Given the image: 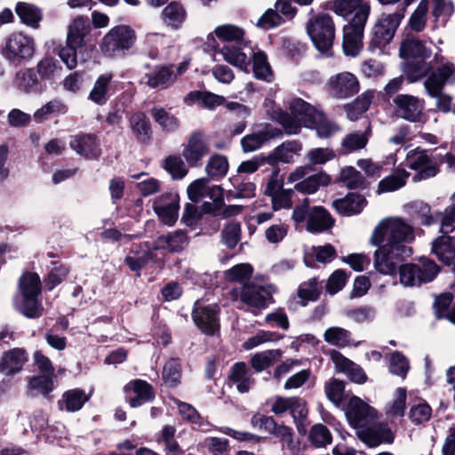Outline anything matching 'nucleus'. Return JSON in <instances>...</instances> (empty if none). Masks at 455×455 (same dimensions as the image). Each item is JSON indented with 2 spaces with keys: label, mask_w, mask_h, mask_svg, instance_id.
<instances>
[{
  "label": "nucleus",
  "mask_w": 455,
  "mask_h": 455,
  "mask_svg": "<svg viewBox=\"0 0 455 455\" xmlns=\"http://www.w3.org/2000/svg\"><path fill=\"white\" fill-rule=\"evenodd\" d=\"M264 108L268 117L279 123L288 134L299 133L301 126L309 127L321 117L320 112L301 99H293L290 102L291 115L283 112L271 100H265Z\"/></svg>",
  "instance_id": "f257e3e1"
},
{
  "label": "nucleus",
  "mask_w": 455,
  "mask_h": 455,
  "mask_svg": "<svg viewBox=\"0 0 455 455\" xmlns=\"http://www.w3.org/2000/svg\"><path fill=\"white\" fill-rule=\"evenodd\" d=\"M414 240V228L403 218L391 216L382 219L376 225L370 237V243L373 246L385 243L395 251H406L407 255H411L409 244Z\"/></svg>",
  "instance_id": "f03ea898"
},
{
  "label": "nucleus",
  "mask_w": 455,
  "mask_h": 455,
  "mask_svg": "<svg viewBox=\"0 0 455 455\" xmlns=\"http://www.w3.org/2000/svg\"><path fill=\"white\" fill-rule=\"evenodd\" d=\"M40 291L41 281L38 275L32 272L24 273L19 280L16 308L28 318L40 316L43 311V307L38 301Z\"/></svg>",
  "instance_id": "7ed1b4c3"
},
{
  "label": "nucleus",
  "mask_w": 455,
  "mask_h": 455,
  "mask_svg": "<svg viewBox=\"0 0 455 455\" xmlns=\"http://www.w3.org/2000/svg\"><path fill=\"white\" fill-rule=\"evenodd\" d=\"M442 62L441 67L430 73L424 82L427 94L437 100L436 108L447 113L451 110V98L442 92L446 84L455 79V65L451 62Z\"/></svg>",
  "instance_id": "20e7f679"
},
{
  "label": "nucleus",
  "mask_w": 455,
  "mask_h": 455,
  "mask_svg": "<svg viewBox=\"0 0 455 455\" xmlns=\"http://www.w3.org/2000/svg\"><path fill=\"white\" fill-rule=\"evenodd\" d=\"M3 57L13 65H20L30 60L36 53L35 39L22 32L8 35L3 44Z\"/></svg>",
  "instance_id": "39448f33"
},
{
  "label": "nucleus",
  "mask_w": 455,
  "mask_h": 455,
  "mask_svg": "<svg viewBox=\"0 0 455 455\" xmlns=\"http://www.w3.org/2000/svg\"><path fill=\"white\" fill-rule=\"evenodd\" d=\"M403 17V11H396L389 14L384 13L380 16L372 29V36L369 44L370 52L379 54L386 53V46L394 37Z\"/></svg>",
  "instance_id": "423d86ee"
},
{
  "label": "nucleus",
  "mask_w": 455,
  "mask_h": 455,
  "mask_svg": "<svg viewBox=\"0 0 455 455\" xmlns=\"http://www.w3.org/2000/svg\"><path fill=\"white\" fill-rule=\"evenodd\" d=\"M307 32L320 52L331 55L335 38V26L329 14H319L311 18L307 24Z\"/></svg>",
  "instance_id": "0eeeda50"
},
{
  "label": "nucleus",
  "mask_w": 455,
  "mask_h": 455,
  "mask_svg": "<svg viewBox=\"0 0 455 455\" xmlns=\"http://www.w3.org/2000/svg\"><path fill=\"white\" fill-rule=\"evenodd\" d=\"M292 220L296 224L307 220V230L310 233H320L331 228L334 220L330 213L322 206L309 207L308 200L296 207L292 212Z\"/></svg>",
  "instance_id": "6e6552de"
},
{
  "label": "nucleus",
  "mask_w": 455,
  "mask_h": 455,
  "mask_svg": "<svg viewBox=\"0 0 455 455\" xmlns=\"http://www.w3.org/2000/svg\"><path fill=\"white\" fill-rule=\"evenodd\" d=\"M136 32L128 25L113 27L103 36L100 48L108 57H115L120 52L129 51L136 42Z\"/></svg>",
  "instance_id": "1a4fd4ad"
},
{
  "label": "nucleus",
  "mask_w": 455,
  "mask_h": 455,
  "mask_svg": "<svg viewBox=\"0 0 455 455\" xmlns=\"http://www.w3.org/2000/svg\"><path fill=\"white\" fill-rule=\"evenodd\" d=\"M313 171L311 165L307 164L295 168L288 176L287 182L294 184V189L303 194H314L321 187L327 186L330 176L323 172L310 174Z\"/></svg>",
  "instance_id": "9d476101"
},
{
  "label": "nucleus",
  "mask_w": 455,
  "mask_h": 455,
  "mask_svg": "<svg viewBox=\"0 0 455 455\" xmlns=\"http://www.w3.org/2000/svg\"><path fill=\"white\" fill-rule=\"evenodd\" d=\"M367 20V7L364 6L360 14L353 17L352 20L344 26L342 47L345 55L355 57L361 52Z\"/></svg>",
  "instance_id": "9b49d317"
},
{
  "label": "nucleus",
  "mask_w": 455,
  "mask_h": 455,
  "mask_svg": "<svg viewBox=\"0 0 455 455\" xmlns=\"http://www.w3.org/2000/svg\"><path fill=\"white\" fill-rule=\"evenodd\" d=\"M345 415L349 424L359 431L372 423L377 418V411L358 396H351L344 405Z\"/></svg>",
  "instance_id": "f8f14e48"
},
{
  "label": "nucleus",
  "mask_w": 455,
  "mask_h": 455,
  "mask_svg": "<svg viewBox=\"0 0 455 455\" xmlns=\"http://www.w3.org/2000/svg\"><path fill=\"white\" fill-rule=\"evenodd\" d=\"M219 307L215 303L205 304L203 300L195 303L192 317L196 325L205 334L213 335L219 331Z\"/></svg>",
  "instance_id": "ddd939ff"
},
{
  "label": "nucleus",
  "mask_w": 455,
  "mask_h": 455,
  "mask_svg": "<svg viewBox=\"0 0 455 455\" xmlns=\"http://www.w3.org/2000/svg\"><path fill=\"white\" fill-rule=\"evenodd\" d=\"M409 256L406 251H395L390 245L381 243L374 251L373 265L379 273L392 275L395 274L400 261Z\"/></svg>",
  "instance_id": "4468645a"
},
{
  "label": "nucleus",
  "mask_w": 455,
  "mask_h": 455,
  "mask_svg": "<svg viewBox=\"0 0 455 455\" xmlns=\"http://www.w3.org/2000/svg\"><path fill=\"white\" fill-rule=\"evenodd\" d=\"M210 153V144L206 136L201 132L190 134L182 146V156L191 167L201 164L203 159Z\"/></svg>",
  "instance_id": "2eb2a0df"
},
{
  "label": "nucleus",
  "mask_w": 455,
  "mask_h": 455,
  "mask_svg": "<svg viewBox=\"0 0 455 455\" xmlns=\"http://www.w3.org/2000/svg\"><path fill=\"white\" fill-rule=\"evenodd\" d=\"M406 165L418 172L413 177L414 181L427 180L435 177L438 173L437 165L427 156V151L415 148L406 155Z\"/></svg>",
  "instance_id": "dca6fc26"
},
{
  "label": "nucleus",
  "mask_w": 455,
  "mask_h": 455,
  "mask_svg": "<svg viewBox=\"0 0 455 455\" xmlns=\"http://www.w3.org/2000/svg\"><path fill=\"white\" fill-rule=\"evenodd\" d=\"M223 60L229 64L247 72L251 63L253 47L246 41L238 44H228L220 50Z\"/></svg>",
  "instance_id": "f3484780"
},
{
  "label": "nucleus",
  "mask_w": 455,
  "mask_h": 455,
  "mask_svg": "<svg viewBox=\"0 0 455 455\" xmlns=\"http://www.w3.org/2000/svg\"><path fill=\"white\" fill-rule=\"evenodd\" d=\"M282 135V131L268 124L259 125L254 131L241 140V147L244 153L259 150L265 143Z\"/></svg>",
  "instance_id": "a211bd4d"
},
{
  "label": "nucleus",
  "mask_w": 455,
  "mask_h": 455,
  "mask_svg": "<svg viewBox=\"0 0 455 455\" xmlns=\"http://www.w3.org/2000/svg\"><path fill=\"white\" fill-rule=\"evenodd\" d=\"M179 203L180 197L177 193H165L155 199L153 209L163 223L172 226L178 220Z\"/></svg>",
  "instance_id": "6ab92c4d"
},
{
  "label": "nucleus",
  "mask_w": 455,
  "mask_h": 455,
  "mask_svg": "<svg viewBox=\"0 0 455 455\" xmlns=\"http://www.w3.org/2000/svg\"><path fill=\"white\" fill-rule=\"evenodd\" d=\"M328 86L331 95L337 99H347L359 92L358 79L350 72H341L331 76Z\"/></svg>",
  "instance_id": "aec40b11"
},
{
  "label": "nucleus",
  "mask_w": 455,
  "mask_h": 455,
  "mask_svg": "<svg viewBox=\"0 0 455 455\" xmlns=\"http://www.w3.org/2000/svg\"><path fill=\"white\" fill-rule=\"evenodd\" d=\"M393 102L400 117L414 123L421 120L424 105L417 97L399 94L393 100Z\"/></svg>",
  "instance_id": "412c9836"
},
{
  "label": "nucleus",
  "mask_w": 455,
  "mask_h": 455,
  "mask_svg": "<svg viewBox=\"0 0 455 455\" xmlns=\"http://www.w3.org/2000/svg\"><path fill=\"white\" fill-rule=\"evenodd\" d=\"M274 288L271 285L250 283L243 287L240 298L241 301L251 307H264L271 299Z\"/></svg>",
  "instance_id": "4be33fe9"
},
{
  "label": "nucleus",
  "mask_w": 455,
  "mask_h": 455,
  "mask_svg": "<svg viewBox=\"0 0 455 455\" xmlns=\"http://www.w3.org/2000/svg\"><path fill=\"white\" fill-rule=\"evenodd\" d=\"M302 151V145L297 140L283 142L264 156V161L271 166H276L279 163L293 164L295 157L299 156Z\"/></svg>",
  "instance_id": "5701e85b"
},
{
  "label": "nucleus",
  "mask_w": 455,
  "mask_h": 455,
  "mask_svg": "<svg viewBox=\"0 0 455 455\" xmlns=\"http://www.w3.org/2000/svg\"><path fill=\"white\" fill-rule=\"evenodd\" d=\"M69 146L78 155L86 159H97L101 154L100 141L92 134L79 133L72 136Z\"/></svg>",
  "instance_id": "b1692460"
},
{
  "label": "nucleus",
  "mask_w": 455,
  "mask_h": 455,
  "mask_svg": "<svg viewBox=\"0 0 455 455\" xmlns=\"http://www.w3.org/2000/svg\"><path fill=\"white\" fill-rule=\"evenodd\" d=\"M28 354L23 348H12L4 353L0 360V372L6 376L19 373L26 362Z\"/></svg>",
  "instance_id": "393cba45"
},
{
  "label": "nucleus",
  "mask_w": 455,
  "mask_h": 455,
  "mask_svg": "<svg viewBox=\"0 0 455 455\" xmlns=\"http://www.w3.org/2000/svg\"><path fill=\"white\" fill-rule=\"evenodd\" d=\"M367 7V17L371 12L370 4L364 0H330L325 4L326 10L333 12L343 18H347L353 12L354 17L361 13L363 7Z\"/></svg>",
  "instance_id": "a878e982"
},
{
  "label": "nucleus",
  "mask_w": 455,
  "mask_h": 455,
  "mask_svg": "<svg viewBox=\"0 0 455 455\" xmlns=\"http://www.w3.org/2000/svg\"><path fill=\"white\" fill-rule=\"evenodd\" d=\"M131 407H139L154 397L152 387L144 380L136 379L125 387Z\"/></svg>",
  "instance_id": "bb28decb"
},
{
  "label": "nucleus",
  "mask_w": 455,
  "mask_h": 455,
  "mask_svg": "<svg viewBox=\"0 0 455 455\" xmlns=\"http://www.w3.org/2000/svg\"><path fill=\"white\" fill-rule=\"evenodd\" d=\"M91 31V24L87 16L76 17L68 26L67 43L73 46H84V37Z\"/></svg>",
  "instance_id": "cd10ccee"
},
{
  "label": "nucleus",
  "mask_w": 455,
  "mask_h": 455,
  "mask_svg": "<svg viewBox=\"0 0 455 455\" xmlns=\"http://www.w3.org/2000/svg\"><path fill=\"white\" fill-rule=\"evenodd\" d=\"M399 53L402 58L407 60H426L431 56L432 51L422 41L411 37L405 39L401 44Z\"/></svg>",
  "instance_id": "c85d7f7f"
},
{
  "label": "nucleus",
  "mask_w": 455,
  "mask_h": 455,
  "mask_svg": "<svg viewBox=\"0 0 455 455\" xmlns=\"http://www.w3.org/2000/svg\"><path fill=\"white\" fill-rule=\"evenodd\" d=\"M332 205L339 213L350 216L361 212L366 205V200L361 195L350 193L344 198L333 201Z\"/></svg>",
  "instance_id": "c756f323"
},
{
  "label": "nucleus",
  "mask_w": 455,
  "mask_h": 455,
  "mask_svg": "<svg viewBox=\"0 0 455 455\" xmlns=\"http://www.w3.org/2000/svg\"><path fill=\"white\" fill-rule=\"evenodd\" d=\"M188 243L186 233L181 230H176L158 237L155 242V248L168 250L171 252H178L184 250Z\"/></svg>",
  "instance_id": "7c9ffc66"
},
{
  "label": "nucleus",
  "mask_w": 455,
  "mask_h": 455,
  "mask_svg": "<svg viewBox=\"0 0 455 455\" xmlns=\"http://www.w3.org/2000/svg\"><path fill=\"white\" fill-rule=\"evenodd\" d=\"M15 12L21 23L34 29L38 28L43 15L41 10L36 5L26 2H19L16 4Z\"/></svg>",
  "instance_id": "2f4dec72"
},
{
  "label": "nucleus",
  "mask_w": 455,
  "mask_h": 455,
  "mask_svg": "<svg viewBox=\"0 0 455 455\" xmlns=\"http://www.w3.org/2000/svg\"><path fill=\"white\" fill-rule=\"evenodd\" d=\"M13 84L17 90L28 94L37 91L39 79L33 68H23L15 74Z\"/></svg>",
  "instance_id": "473e14b6"
},
{
  "label": "nucleus",
  "mask_w": 455,
  "mask_h": 455,
  "mask_svg": "<svg viewBox=\"0 0 455 455\" xmlns=\"http://www.w3.org/2000/svg\"><path fill=\"white\" fill-rule=\"evenodd\" d=\"M359 437L369 446H376L380 443H392L394 435L387 426H376L366 431H359Z\"/></svg>",
  "instance_id": "72a5a7b5"
},
{
  "label": "nucleus",
  "mask_w": 455,
  "mask_h": 455,
  "mask_svg": "<svg viewBox=\"0 0 455 455\" xmlns=\"http://www.w3.org/2000/svg\"><path fill=\"white\" fill-rule=\"evenodd\" d=\"M229 379L240 393H247L254 384L251 373L249 372L246 364L242 362L233 365Z\"/></svg>",
  "instance_id": "f704fd0d"
},
{
  "label": "nucleus",
  "mask_w": 455,
  "mask_h": 455,
  "mask_svg": "<svg viewBox=\"0 0 455 455\" xmlns=\"http://www.w3.org/2000/svg\"><path fill=\"white\" fill-rule=\"evenodd\" d=\"M233 189L228 190V196L231 198H251L255 196L256 186L236 174L229 179Z\"/></svg>",
  "instance_id": "c9c22d12"
},
{
  "label": "nucleus",
  "mask_w": 455,
  "mask_h": 455,
  "mask_svg": "<svg viewBox=\"0 0 455 455\" xmlns=\"http://www.w3.org/2000/svg\"><path fill=\"white\" fill-rule=\"evenodd\" d=\"M54 377L38 375L28 378L27 392L29 395H41L47 396L54 389Z\"/></svg>",
  "instance_id": "e433bc0d"
},
{
  "label": "nucleus",
  "mask_w": 455,
  "mask_h": 455,
  "mask_svg": "<svg viewBox=\"0 0 455 455\" xmlns=\"http://www.w3.org/2000/svg\"><path fill=\"white\" fill-rule=\"evenodd\" d=\"M112 79L113 75L111 73L100 75L96 79L93 87L89 93V100L98 105H104L108 100V92Z\"/></svg>",
  "instance_id": "4c0bfd02"
},
{
  "label": "nucleus",
  "mask_w": 455,
  "mask_h": 455,
  "mask_svg": "<svg viewBox=\"0 0 455 455\" xmlns=\"http://www.w3.org/2000/svg\"><path fill=\"white\" fill-rule=\"evenodd\" d=\"M164 22L173 29L179 28L186 20L185 8L177 2L169 4L162 12Z\"/></svg>",
  "instance_id": "58836bf2"
},
{
  "label": "nucleus",
  "mask_w": 455,
  "mask_h": 455,
  "mask_svg": "<svg viewBox=\"0 0 455 455\" xmlns=\"http://www.w3.org/2000/svg\"><path fill=\"white\" fill-rule=\"evenodd\" d=\"M88 400L89 395L84 391L76 388L63 394L60 405L67 411L75 412L79 411Z\"/></svg>",
  "instance_id": "ea45409f"
},
{
  "label": "nucleus",
  "mask_w": 455,
  "mask_h": 455,
  "mask_svg": "<svg viewBox=\"0 0 455 455\" xmlns=\"http://www.w3.org/2000/svg\"><path fill=\"white\" fill-rule=\"evenodd\" d=\"M409 172L405 170H397L395 173L384 178L379 182L377 193L394 192L406 184Z\"/></svg>",
  "instance_id": "a19ab883"
},
{
  "label": "nucleus",
  "mask_w": 455,
  "mask_h": 455,
  "mask_svg": "<svg viewBox=\"0 0 455 455\" xmlns=\"http://www.w3.org/2000/svg\"><path fill=\"white\" fill-rule=\"evenodd\" d=\"M184 100L190 103H196L207 108H214L217 106H220L225 102V99L222 96L212 93V92H202L198 91L191 92L188 93Z\"/></svg>",
  "instance_id": "79ce46f5"
},
{
  "label": "nucleus",
  "mask_w": 455,
  "mask_h": 455,
  "mask_svg": "<svg viewBox=\"0 0 455 455\" xmlns=\"http://www.w3.org/2000/svg\"><path fill=\"white\" fill-rule=\"evenodd\" d=\"M431 70V63L421 60H409L403 68L404 75L411 83L419 81Z\"/></svg>",
  "instance_id": "37998d69"
},
{
  "label": "nucleus",
  "mask_w": 455,
  "mask_h": 455,
  "mask_svg": "<svg viewBox=\"0 0 455 455\" xmlns=\"http://www.w3.org/2000/svg\"><path fill=\"white\" fill-rule=\"evenodd\" d=\"M68 112L67 105L60 100L54 99L48 101L34 113V118L42 122L53 116H62Z\"/></svg>",
  "instance_id": "c03bdc74"
},
{
  "label": "nucleus",
  "mask_w": 455,
  "mask_h": 455,
  "mask_svg": "<svg viewBox=\"0 0 455 455\" xmlns=\"http://www.w3.org/2000/svg\"><path fill=\"white\" fill-rule=\"evenodd\" d=\"M150 114L155 122L165 132H174L180 126L179 119L162 107H154Z\"/></svg>",
  "instance_id": "a18cd8bd"
},
{
  "label": "nucleus",
  "mask_w": 455,
  "mask_h": 455,
  "mask_svg": "<svg viewBox=\"0 0 455 455\" xmlns=\"http://www.w3.org/2000/svg\"><path fill=\"white\" fill-rule=\"evenodd\" d=\"M251 60H252V69L256 78L268 80L271 77V68L264 52L253 48Z\"/></svg>",
  "instance_id": "49530a36"
},
{
  "label": "nucleus",
  "mask_w": 455,
  "mask_h": 455,
  "mask_svg": "<svg viewBox=\"0 0 455 455\" xmlns=\"http://www.w3.org/2000/svg\"><path fill=\"white\" fill-rule=\"evenodd\" d=\"M176 79V75L167 67H160L152 73L147 84L152 88L164 89L171 85Z\"/></svg>",
  "instance_id": "de8ad7c7"
},
{
  "label": "nucleus",
  "mask_w": 455,
  "mask_h": 455,
  "mask_svg": "<svg viewBox=\"0 0 455 455\" xmlns=\"http://www.w3.org/2000/svg\"><path fill=\"white\" fill-rule=\"evenodd\" d=\"M215 36L223 42L228 44H238L244 41V31L243 28L233 24H223L214 29Z\"/></svg>",
  "instance_id": "09e8293b"
},
{
  "label": "nucleus",
  "mask_w": 455,
  "mask_h": 455,
  "mask_svg": "<svg viewBox=\"0 0 455 455\" xmlns=\"http://www.w3.org/2000/svg\"><path fill=\"white\" fill-rule=\"evenodd\" d=\"M350 337L349 331L339 326L329 327L323 333L324 341L337 347L348 346L350 344Z\"/></svg>",
  "instance_id": "8fccbe9b"
},
{
  "label": "nucleus",
  "mask_w": 455,
  "mask_h": 455,
  "mask_svg": "<svg viewBox=\"0 0 455 455\" xmlns=\"http://www.w3.org/2000/svg\"><path fill=\"white\" fill-rule=\"evenodd\" d=\"M131 129L140 142H147L150 138V125L142 113H136L130 119Z\"/></svg>",
  "instance_id": "3c124183"
},
{
  "label": "nucleus",
  "mask_w": 455,
  "mask_h": 455,
  "mask_svg": "<svg viewBox=\"0 0 455 455\" xmlns=\"http://www.w3.org/2000/svg\"><path fill=\"white\" fill-rule=\"evenodd\" d=\"M417 267L419 285L432 282L439 273V267L429 259L422 258L418 263H414Z\"/></svg>",
  "instance_id": "603ef678"
},
{
  "label": "nucleus",
  "mask_w": 455,
  "mask_h": 455,
  "mask_svg": "<svg viewBox=\"0 0 455 455\" xmlns=\"http://www.w3.org/2000/svg\"><path fill=\"white\" fill-rule=\"evenodd\" d=\"M371 98V92L363 93L354 102L345 105L347 118L351 121L357 120L369 108Z\"/></svg>",
  "instance_id": "864d4df0"
},
{
  "label": "nucleus",
  "mask_w": 455,
  "mask_h": 455,
  "mask_svg": "<svg viewBox=\"0 0 455 455\" xmlns=\"http://www.w3.org/2000/svg\"><path fill=\"white\" fill-rule=\"evenodd\" d=\"M173 403L177 405L180 416L185 420L196 425L199 427L210 426V423L205 421L191 404L180 402L178 399H173Z\"/></svg>",
  "instance_id": "5fc2aeb1"
},
{
  "label": "nucleus",
  "mask_w": 455,
  "mask_h": 455,
  "mask_svg": "<svg viewBox=\"0 0 455 455\" xmlns=\"http://www.w3.org/2000/svg\"><path fill=\"white\" fill-rule=\"evenodd\" d=\"M281 355L282 351L280 349L267 350L255 354L251 359V363L256 371L260 372L272 365Z\"/></svg>",
  "instance_id": "6e6d98bb"
},
{
  "label": "nucleus",
  "mask_w": 455,
  "mask_h": 455,
  "mask_svg": "<svg viewBox=\"0 0 455 455\" xmlns=\"http://www.w3.org/2000/svg\"><path fill=\"white\" fill-rule=\"evenodd\" d=\"M406 403V390L403 387H398L394 392L393 400L387 404L386 413L388 417L397 418L403 417L405 410Z\"/></svg>",
  "instance_id": "4d7b16f0"
},
{
  "label": "nucleus",
  "mask_w": 455,
  "mask_h": 455,
  "mask_svg": "<svg viewBox=\"0 0 455 455\" xmlns=\"http://www.w3.org/2000/svg\"><path fill=\"white\" fill-rule=\"evenodd\" d=\"M181 364L179 359L170 358L163 367L162 378L169 386H176L181 378Z\"/></svg>",
  "instance_id": "13d9d810"
},
{
  "label": "nucleus",
  "mask_w": 455,
  "mask_h": 455,
  "mask_svg": "<svg viewBox=\"0 0 455 455\" xmlns=\"http://www.w3.org/2000/svg\"><path fill=\"white\" fill-rule=\"evenodd\" d=\"M285 22L286 19H284L275 8H269L259 17L256 25L261 29L268 30L280 27Z\"/></svg>",
  "instance_id": "bf43d9fd"
},
{
  "label": "nucleus",
  "mask_w": 455,
  "mask_h": 455,
  "mask_svg": "<svg viewBox=\"0 0 455 455\" xmlns=\"http://www.w3.org/2000/svg\"><path fill=\"white\" fill-rule=\"evenodd\" d=\"M163 167L170 173L173 180H181L188 173L184 161L178 156H169L166 157L164 161Z\"/></svg>",
  "instance_id": "052dcab7"
},
{
  "label": "nucleus",
  "mask_w": 455,
  "mask_h": 455,
  "mask_svg": "<svg viewBox=\"0 0 455 455\" xmlns=\"http://www.w3.org/2000/svg\"><path fill=\"white\" fill-rule=\"evenodd\" d=\"M209 176L213 178L223 177L228 170V162L226 156L221 155L212 156L205 167Z\"/></svg>",
  "instance_id": "680f3d73"
},
{
  "label": "nucleus",
  "mask_w": 455,
  "mask_h": 455,
  "mask_svg": "<svg viewBox=\"0 0 455 455\" xmlns=\"http://www.w3.org/2000/svg\"><path fill=\"white\" fill-rule=\"evenodd\" d=\"M389 371L396 376L405 379L409 370V360L400 352H394L389 358Z\"/></svg>",
  "instance_id": "e2e57ef3"
},
{
  "label": "nucleus",
  "mask_w": 455,
  "mask_h": 455,
  "mask_svg": "<svg viewBox=\"0 0 455 455\" xmlns=\"http://www.w3.org/2000/svg\"><path fill=\"white\" fill-rule=\"evenodd\" d=\"M290 412L293 417L294 422L297 424L298 431L299 433H305V427L302 422L308 412L306 402L299 397H292Z\"/></svg>",
  "instance_id": "0e129e2a"
},
{
  "label": "nucleus",
  "mask_w": 455,
  "mask_h": 455,
  "mask_svg": "<svg viewBox=\"0 0 455 455\" xmlns=\"http://www.w3.org/2000/svg\"><path fill=\"white\" fill-rule=\"evenodd\" d=\"M427 12L428 1L421 0L410 18V27L412 30L419 32L424 29L427 23Z\"/></svg>",
  "instance_id": "69168bd1"
},
{
  "label": "nucleus",
  "mask_w": 455,
  "mask_h": 455,
  "mask_svg": "<svg viewBox=\"0 0 455 455\" xmlns=\"http://www.w3.org/2000/svg\"><path fill=\"white\" fill-rule=\"evenodd\" d=\"M36 69L42 78L52 79L60 74L61 67L52 57H44L37 63Z\"/></svg>",
  "instance_id": "338daca9"
},
{
  "label": "nucleus",
  "mask_w": 455,
  "mask_h": 455,
  "mask_svg": "<svg viewBox=\"0 0 455 455\" xmlns=\"http://www.w3.org/2000/svg\"><path fill=\"white\" fill-rule=\"evenodd\" d=\"M309 438L311 443L317 447H324L331 443V434L326 426L316 424L310 430Z\"/></svg>",
  "instance_id": "774afa93"
}]
</instances>
